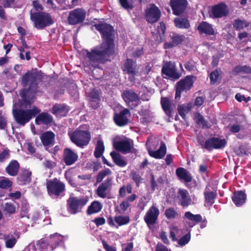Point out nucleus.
I'll return each instance as SVG.
<instances>
[{
  "label": "nucleus",
  "mask_w": 251,
  "mask_h": 251,
  "mask_svg": "<svg viewBox=\"0 0 251 251\" xmlns=\"http://www.w3.org/2000/svg\"><path fill=\"white\" fill-rule=\"evenodd\" d=\"M95 28L100 32L102 38V43L87 51L86 57L90 64L98 68L100 64L110 60V57L114 52V31L109 24L101 23L95 25Z\"/></svg>",
  "instance_id": "f257e3e1"
},
{
  "label": "nucleus",
  "mask_w": 251,
  "mask_h": 251,
  "mask_svg": "<svg viewBox=\"0 0 251 251\" xmlns=\"http://www.w3.org/2000/svg\"><path fill=\"white\" fill-rule=\"evenodd\" d=\"M16 104L13 105L12 113L16 122L21 126H24L30 120L41 112V110L34 106L30 109H17Z\"/></svg>",
  "instance_id": "f03ea898"
},
{
  "label": "nucleus",
  "mask_w": 251,
  "mask_h": 251,
  "mask_svg": "<svg viewBox=\"0 0 251 251\" xmlns=\"http://www.w3.org/2000/svg\"><path fill=\"white\" fill-rule=\"evenodd\" d=\"M40 77L37 73L29 72L25 73L22 77V83L25 87H27L22 91L20 95L25 99L29 93H35L37 91L38 84Z\"/></svg>",
  "instance_id": "7ed1b4c3"
},
{
  "label": "nucleus",
  "mask_w": 251,
  "mask_h": 251,
  "mask_svg": "<svg viewBox=\"0 0 251 251\" xmlns=\"http://www.w3.org/2000/svg\"><path fill=\"white\" fill-rule=\"evenodd\" d=\"M30 20L33 22L34 27L37 29H43L54 23L50 14L45 12H30Z\"/></svg>",
  "instance_id": "20e7f679"
},
{
  "label": "nucleus",
  "mask_w": 251,
  "mask_h": 251,
  "mask_svg": "<svg viewBox=\"0 0 251 251\" xmlns=\"http://www.w3.org/2000/svg\"><path fill=\"white\" fill-rule=\"evenodd\" d=\"M71 141L77 147L83 148L89 143L91 136L89 131L76 129L69 134Z\"/></svg>",
  "instance_id": "39448f33"
},
{
  "label": "nucleus",
  "mask_w": 251,
  "mask_h": 251,
  "mask_svg": "<svg viewBox=\"0 0 251 251\" xmlns=\"http://www.w3.org/2000/svg\"><path fill=\"white\" fill-rule=\"evenodd\" d=\"M46 187L48 194L55 198L61 196L65 191V184L56 178L47 180Z\"/></svg>",
  "instance_id": "423d86ee"
},
{
  "label": "nucleus",
  "mask_w": 251,
  "mask_h": 251,
  "mask_svg": "<svg viewBox=\"0 0 251 251\" xmlns=\"http://www.w3.org/2000/svg\"><path fill=\"white\" fill-rule=\"evenodd\" d=\"M86 12L83 8H77L70 11L68 17V22L70 25L80 24L85 20Z\"/></svg>",
  "instance_id": "0eeeda50"
},
{
  "label": "nucleus",
  "mask_w": 251,
  "mask_h": 251,
  "mask_svg": "<svg viewBox=\"0 0 251 251\" xmlns=\"http://www.w3.org/2000/svg\"><path fill=\"white\" fill-rule=\"evenodd\" d=\"M145 17L147 22L150 24L157 22L160 17L161 12L158 7L154 4H151L145 10Z\"/></svg>",
  "instance_id": "6e6552de"
},
{
  "label": "nucleus",
  "mask_w": 251,
  "mask_h": 251,
  "mask_svg": "<svg viewBox=\"0 0 251 251\" xmlns=\"http://www.w3.org/2000/svg\"><path fill=\"white\" fill-rule=\"evenodd\" d=\"M87 201L88 200L86 198H70L67 201L70 212L73 214L76 213L87 203Z\"/></svg>",
  "instance_id": "1a4fd4ad"
},
{
  "label": "nucleus",
  "mask_w": 251,
  "mask_h": 251,
  "mask_svg": "<svg viewBox=\"0 0 251 251\" xmlns=\"http://www.w3.org/2000/svg\"><path fill=\"white\" fill-rule=\"evenodd\" d=\"M159 214V209L153 205L148 210L144 216V220L150 229H153Z\"/></svg>",
  "instance_id": "9d476101"
},
{
  "label": "nucleus",
  "mask_w": 251,
  "mask_h": 251,
  "mask_svg": "<svg viewBox=\"0 0 251 251\" xmlns=\"http://www.w3.org/2000/svg\"><path fill=\"white\" fill-rule=\"evenodd\" d=\"M161 72L163 75L175 80L181 76V74L177 71L174 63L171 61L164 63Z\"/></svg>",
  "instance_id": "9b49d317"
},
{
  "label": "nucleus",
  "mask_w": 251,
  "mask_h": 251,
  "mask_svg": "<svg viewBox=\"0 0 251 251\" xmlns=\"http://www.w3.org/2000/svg\"><path fill=\"white\" fill-rule=\"evenodd\" d=\"M123 72L129 75L128 79L130 81H134L135 76L137 75L138 73L136 61L127 58L124 64Z\"/></svg>",
  "instance_id": "f8f14e48"
},
{
  "label": "nucleus",
  "mask_w": 251,
  "mask_h": 251,
  "mask_svg": "<svg viewBox=\"0 0 251 251\" xmlns=\"http://www.w3.org/2000/svg\"><path fill=\"white\" fill-rule=\"evenodd\" d=\"M131 116L129 110L127 108H124L119 113H115L113 119L115 124L119 126H123L126 125L129 122V118Z\"/></svg>",
  "instance_id": "ddd939ff"
},
{
  "label": "nucleus",
  "mask_w": 251,
  "mask_h": 251,
  "mask_svg": "<svg viewBox=\"0 0 251 251\" xmlns=\"http://www.w3.org/2000/svg\"><path fill=\"white\" fill-rule=\"evenodd\" d=\"M226 144V141L225 139H220L217 137L209 138L205 141V149L208 151L213 149H219L224 148Z\"/></svg>",
  "instance_id": "4468645a"
},
{
  "label": "nucleus",
  "mask_w": 251,
  "mask_h": 251,
  "mask_svg": "<svg viewBox=\"0 0 251 251\" xmlns=\"http://www.w3.org/2000/svg\"><path fill=\"white\" fill-rule=\"evenodd\" d=\"M228 13V9L223 2L213 5L211 7L210 15L214 18H220L226 16Z\"/></svg>",
  "instance_id": "2eb2a0df"
},
{
  "label": "nucleus",
  "mask_w": 251,
  "mask_h": 251,
  "mask_svg": "<svg viewBox=\"0 0 251 251\" xmlns=\"http://www.w3.org/2000/svg\"><path fill=\"white\" fill-rule=\"evenodd\" d=\"M188 5L186 0H171L170 6L176 15H180L185 10Z\"/></svg>",
  "instance_id": "dca6fc26"
},
{
  "label": "nucleus",
  "mask_w": 251,
  "mask_h": 251,
  "mask_svg": "<svg viewBox=\"0 0 251 251\" xmlns=\"http://www.w3.org/2000/svg\"><path fill=\"white\" fill-rule=\"evenodd\" d=\"M78 155L76 153L69 148L64 149L63 153V160L67 166L74 164L78 159Z\"/></svg>",
  "instance_id": "f3484780"
},
{
  "label": "nucleus",
  "mask_w": 251,
  "mask_h": 251,
  "mask_svg": "<svg viewBox=\"0 0 251 251\" xmlns=\"http://www.w3.org/2000/svg\"><path fill=\"white\" fill-rule=\"evenodd\" d=\"M132 143L130 140H123L117 141L114 143L113 146L114 148L124 154L130 152L132 147Z\"/></svg>",
  "instance_id": "a211bd4d"
},
{
  "label": "nucleus",
  "mask_w": 251,
  "mask_h": 251,
  "mask_svg": "<svg viewBox=\"0 0 251 251\" xmlns=\"http://www.w3.org/2000/svg\"><path fill=\"white\" fill-rule=\"evenodd\" d=\"M125 101L128 104L130 102H135L134 106L140 104V99L138 95L132 90H125L123 93Z\"/></svg>",
  "instance_id": "6ab92c4d"
},
{
  "label": "nucleus",
  "mask_w": 251,
  "mask_h": 251,
  "mask_svg": "<svg viewBox=\"0 0 251 251\" xmlns=\"http://www.w3.org/2000/svg\"><path fill=\"white\" fill-rule=\"evenodd\" d=\"M32 172L28 169H24L17 178L18 184L20 185H25L30 183L31 181Z\"/></svg>",
  "instance_id": "aec40b11"
},
{
  "label": "nucleus",
  "mask_w": 251,
  "mask_h": 251,
  "mask_svg": "<svg viewBox=\"0 0 251 251\" xmlns=\"http://www.w3.org/2000/svg\"><path fill=\"white\" fill-rule=\"evenodd\" d=\"M55 139V134L48 131L43 133L40 136L42 143L44 147H50L53 145Z\"/></svg>",
  "instance_id": "412c9836"
},
{
  "label": "nucleus",
  "mask_w": 251,
  "mask_h": 251,
  "mask_svg": "<svg viewBox=\"0 0 251 251\" xmlns=\"http://www.w3.org/2000/svg\"><path fill=\"white\" fill-rule=\"evenodd\" d=\"M112 179L110 177L107 178L103 182L99 185L97 190V195L102 198H105L107 196L106 191L112 184Z\"/></svg>",
  "instance_id": "4be33fe9"
},
{
  "label": "nucleus",
  "mask_w": 251,
  "mask_h": 251,
  "mask_svg": "<svg viewBox=\"0 0 251 251\" xmlns=\"http://www.w3.org/2000/svg\"><path fill=\"white\" fill-rule=\"evenodd\" d=\"M89 98V104L93 109H96L100 107V97L98 90H93L90 93Z\"/></svg>",
  "instance_id": "5701e85b"
},
{
  "label": "nucleus",
  "mask_w": 251,
  "mask_h": 251,
  "mask_svg": "<svg viewBox=\"0 0 251 251\" xmlns=\"http://www.w3.org/2000/svg\"><path fill=\"white\" fill-rule=\"evenodd\" d=\"M192 76H186L184 79H181L176 83L178 89L182 90H189L193 84Z\"/></svg>",
  "instance_id": "b1692460"
},
{
  "label": "nucleus",
  "mask_w": 251,
  "mask_h": 251,
  "mask_svg": "<svg viewBox=\"0 0 251 251\" xmlns=\"http://www.w3.org/2000/svg\"><path fill=\"white\" fill-rule=\"evenodd\" d=\"M20 164L17 160H11L5 168V171L9 176H16L19 172Z\"/></svg>",
  "instance_id": "393cba45"
},
{
  "label": "nucleus",
  "mask_w": 251,
  "mask_h": 251,
  "mask_svg": "<svg viewBox=\"0 0 251 251\" xmlns=\"http://www.w3.org/2000/svg\"><path fill=\"white\" fill-rule=\"evenodd\" d=\"M38 115L35 119V123L37 125L44 124L45 125L50 124L53 120L52 117L48 113L42 112L38 114Z\"/></svg>",
  "instance_id": "a878e982"
},
{
  "label": "nucleus",
  "mask_w": 251,
  "mask_h": 251,
  "mask_svg": "<svg viewBox=\"0 0 251 251\" xmlns=\"http://www.w3.org/2000/svg\"><path fill=\"white\" fill-rule=\"evenodd\" d=\"M110 155L114 163L120 167L126 166L127 162L125 159V157L121 155L119 153L113 151L110 152Z\"/></svg>",
  "instance_id": "bb28decb"
},
{
  "label": "nucleus",
  "mask_w": 251,
  "mask_h": 251,
  "mask_svg": "<svg viewBox=\"0 0 251 251\" xmlns=\"http://www.w3.org/2000/svg\"><path fill=\"white\" fill-rule=\"evenodd\" d=\"M198 30L201 34L204 33L208 35H213L215 34L212 25L206 22L201 23L198 26Z\"/></svg>",
  "instance_id": "cd10ccee"
},
{
  "label": "nucleus",
  "mask_w": 251,
  "mask_h": 251,
  "mask_svg": "<svg viewBox=\"0 0 251 251\" xmlns=\"http://www.w3.org/2000/svg\"><path fill=\"white\" fill-rule=\"evenodd\" d=\"M51 112L57 117H64L68 113V108L65 105L55 104L53 106Z\"/></svg>",
  "instance_id": "c85d7f7f"
},
{
  "label": "nucleus",
  "mask_w": 251,
  "mask_h": 251,
  "mask_svg": "<svg viewBox=\"0 0 251 251\" xmlns=\"http://www.w3.org/2000/svg\"><path fill=\"white\" fill-rule=\"evenodd\" d=\"M232 199L233 202L236 206H241L246 201V195L242 191L235 192Z\"/></svg>",
  "instance_id": "c756f323"
},
{
  "label": "nucleus",
  "mask_w": 251,
  "mask_h": 251,
  "mask_svg": "<svg viewBox=\"0 0 251 251\" xmlns=\"http://www.w3.org/2000/svg\"><path fill=\"white\" fill-rule=\"evenodd\" d=\"M176 175L179 179H183L186 182H190L192 180L189 172L183 168H177L176 170Z\"/></svg>",
  "instance_id": "7c9ffc66"
},
{
  "label": "nucleus",
  "mask_w": 251,
  "mask_h": 251,
  "mask_svg": "<svg viewBox=\"0 0 251 251\" xmlns=\"http://www.w3.org/2000/svg\"><path fill=\"white\" fill-rule=\"evenodd\" d=\"M166 153V147L163 142H161L159 149L156 151H149L150 155L155 158H162Z\"/></svg>",
  "instance_id": "2f4dec72"
},
{
  "label": "nucleus",
  "mask_w": 251,
  "mask_h": 251,
  "mask_svg": "<svg viewBox=\"0 0 251 251\" xmlns=\"http://www.w3.org/2000/svg\"><path fill=\"white\" fill-rule=\"evenodd\" d=\"M174 23L176 27L178 28L188 29L190 26L189 20L180 17L175 18Z\"/></svg>",
  "instance_id": "473e14b6"
},
{
  "label": "nucleus",
  "mask_w": 251,
  "mask_h": 251,
  "mask_svg": "<svg viewBox=\"0 0 251 251\" xmlns=\"http://www.w3.org/2000/svg\"><path fill=\"white\" fill-rule=\"evenodd\" d=\"M180 195V201H181V205L183 207H187L191 202V199L188 196V192L186 190H179L178 192Z\"/></svg>",
  "instance_id": "72a5a7b5"
},
{
  "label": "nucleus",
  "mask_w": 251,
  "mask_h": 251,
  "mask_svg": "<svg viewBox=\"0 0 251 251\" xmlns=\"http://www.w3.org/2000/svg\"><path fill=\"white\" fill-rule=\"evenodd\" d=\"M169 37L176 46L181 44L184 41L185 38L184 35H180L174 32L170 33Z\"/></svg>",
  "instance_id": "f704fd0d"
},
{
  "label": "nucleus",
  "mask_w": 251,
  "mask_h": 251,
  "mask_svg": "<svg viewBox=\"0 0 251 251\" xmlns=\"http://www.w3.org/2000/svg\"><path fill=\"white\" fill-rule=\"evenodd\" d=\"M161 104L162 107L166 113L169 116L171 117V101L168 98H162L161 99Z\"/></svg>",
  "instance_id": "c9c22d12"
},
{
  "label": "nucleus",
  "mask_w": 251,
  "mask_h": 251,
  "mask_svg": "<svg viewBox=\"0 0 251 251\" xmlns=\"http://www.w3.org/2000/svg\"><path fill=\"white\" fill-rule=\"evenodd\" d=\"M184 217L188 220L192 221L194 225L200 223L202 220L200 214L194 215L189 211L185 213Z\"/></svg>",
  "instance_id": "e433bc0d"
},
{
  "label": "nucleus",
  "mask_w": 251,
  "mask_h": 251,
  "mask_svg": "<svg viewBox=\"0 0 251 251\" xmlns=\"http://www.w3.org/2000/svg\"><path fill=\"white\" fill-rule=\"evenodd\" d=\"M101 208L102 206L100 203L98 201H95L89 206L87 213L88 215L97 213L101 210Z\"/></svg>",
  "instance_id": "4c0bfd02"
},
{
  "label": "nucleus",
  "mask_w": 251,
  "mask_h": 251,
  "mask_svg": "<svg viewBox=\"0 0 251 251\" xmlns=\"http://www.w3.org/2000/svg\"><path fill=\"white\" fill-rule=\"evenodd\" d=\"M136 0H119L121 7L126 10L130 11L134 7Z\"/></svg>",
  "instance_id": "58836bf2"
},
{
  "label": "nucleus",
  "mask_w": 251,
  "mask_h": 251,
  "mask_svg": "<svg viewBox=\"0 0 251 251\" xmlns=\"http://www.w3.org/2000/svg\"><path fill=\"white\" fill-rule=\"evenodd\" d=\"M104 151V146L101 140H98L94 151V156L96 158L100 157Z\"/></svg>",
  "instance_id": "ea45409f"
},
{
  "label": "nucleus",
  "mask_w": 251,
  "mask_h": 251,
  "mask_svg": "<svg viewBox=\"0 0 251 251\" xmlns=\"http://www.w3.org/2000/svg\"><path fill=\"white\" fill-rule=\"evenodd\" d=\"M250 23L246 20H240L239 19H236L234 21L233 27L236 30H240L244 27H248L250 25Z\"/></svg>",
  "instance_id": "a19ab883"
},
{
  "label": "nucleus",
  "mask_w": 251,
  "mask_h": 251,
  "mask_svg": "<svg viewBox=\"0 0 251 251\" xmlns=\"http://www.w3.org/2000/svg\"><path fill=\"white\" fill-rule=\"evenodd\" d=\"M233 72L235 73L251 74V68L247 65H237L233 69Z\"/></svg>",
  "instance_id": "79ce46f5"
},
{
  "label": "nucleus",
  "mask_w": 251,
  "mask_h": 251,
  "mask_svg": "<svg viewBox=\"0 0 251 251\" xmlns=\"http://www.w3.org/2000/svg\"><path fill=\"white\" fill-rule=\"evenodd\" d=\"M29 207V204L26 201L22 202L20 214L21 218L27 217L29 218V214H28Z\"/></svg>",
  "instance_id": "37998d69"
},
{
  "label": "nucleus",
  "mask_w": 251,
  "mask_h": 251,
  "mask_svg": "<svg viewBox=\"0 0 251 251\" xmlns=\"http://www.w3.org/2000/svg\"><path fill=\"white\" fill-rule=\"evenodd\" d=\"M165 215L168 219H173L178 218L180 216L173 207L167 209L165 211Z\"/></svg>",
  "instance_id": "c03bdc74"
},
{
  "label": "nucleus",
  "mask_w": 251,
  "mask_h": 251,
  "mask_svg": "<svg viewBox=\"0 0 251 251\" xmlns=\"http://www.w3.org/2000/svg\"><path fill=\"white\" fill-rule=\"evenodd\" d=\"M190 109V106L185 104L178 105L177 107L178 113L183 119H185L186 115L189 112Z\"/></svg>",
  "instance_id": "a18cd8bd"
},
{
  "label": "nucleus",
  "mask_w": 251,
  "mask_h": 251,
  "mask_svg": "<svg viewBox=\"0 0 251 251\" xmlns=\"http://www.w3.org/2000/svg\"><path fill=\"white\" fill-rule=\"evenodd\" d=\"M130 221L128 216H118L115 217V222L118 226H122L128 224Z\"/></svg>",
  "instance_id": "49530a36"
},
{
  "label": "nucleus",
  "mask_w": 251,
  "mask_h": 251,
  "mask_svg": "<svg viewBox=\"0 0 251 251\" xmlns=\"http://www.w3.org/2000/svg\"><path fill=\"white\" fill-rule=\"evenodd\" d=\"M197 124L201 125L203 128H209L211 126L210 124L204 119L200 113L197 114Z\"/></svg>",
  "instance_id": "de8ad7c7"
},
{
  "label": "nucleus",
  "mask_w": 251,
  "mask_h": 251,
  "mask_svg": "<svg viewBox=\"0 0 251 251\" xmlns=\"http://www.w3.org/2000/svg\"><path fill=\"white\" fill-rule=\"evenodd\" d=\"M129 176L136 183V185L137 187H139L143 180V178L139 175V174L136 173V172L133 171L130 173Z\"/></svg>",
  "instance_id": "09e8293b"
},
{
  "label": "nucleus",
  "mask_w": 251,
  "mask_h": 251,
  "mask_svg": "<svg viewBox=\"0 0 251 251\" xmlns=\"http://www.w3.org/2000/svg\"><path fill=\"white\" fill-rule=\"evenodd\" d=\"M204 195L206 201L207 202H210L211 205H212L214 202V199L217 196L216 192H204Z\"/></svg>",
  "instance_id": "8fccbe9b"
},
{
  "label": "nucleus",
  "mask_w": 251,
  "mask_h": 251,
  "mask_svg": "<svg viewBox=\"0 0 251 251\" xmlns=\"http://www.w3.org/2000/svg\"><path fill=\"white\" fill-rule=\"evenodd\" d=\"M111 172L109 169H106L100 172L97 176L96 181L97 182H100L102 179L107 175L111 174Z\"/></svg>",
  "instance_id": "3c124183"
},
{
  "label": "nucleus",
  "mask_w": 251,
  "mask_h": 251,
  "mask_svg": "<svg viewBox=\"0 0 251 251\" xmlns=\"http://www.w3.org/2000/svg\"><path fill=\"white\" fill-rule=\"evenodd\" d=\"M4 211L9 214H14L16 212V206L11 202H7L4 203L3 205Z\"/></svg>",
  "instance_id": "603ef678"
},
{
  "label": "nucleus",
  "mask_w": 251,
  "mask_h": 251,
  "mask_svg": "<svg viewBox=\"0 0 251 251\" xmlns=\"http://www.w3.org/2000/svg\"><path fill=\"white\" fill-rule=\"evenodd\" d=\"M13 182L7 178H4L0 180V188L6 189L12 186Z\"/></svg>",
  "instance_id": "864d4df0"
},
{
  "label": "nucleus",
  "mask_w": 251,
  "mask_h": 251,
  "mask_svg": "<svg viewBox=\"0 0 251 251\" xmlns=\"http://www.w3.org/2000/svg\"><path fill=\"white\" fill-rule=\"evenodd\" d=\"M9 236H4L5 246L7 248H12L16 244L17 242V239L14 237H12L10 238H9Z\"/></svg>",
  "instance_id": "5fc2aeb1"
},
{
  "label": "nucleus",
  "mask_w": 251,
  "mask_h": 251,
  "mask_svg": "<svg viewBox=\"0 0 251 251\" xmlns=\"http://www.w3.org/2000/svg\"><path fill=\"white\" fill-rule=\"evenodd\" d=\"M219 76L220 74L218 70H215L212 72L209 75L210 83L211 84H215L217 81Z\"/></svg>",
  "instance_id": "6e6d98bb"
},
{
  "label": "nucleus",
  "mask_w": 251,
  "mask_h": 251,
  "mask_svg": "<svg viewBox=\"0 0 251 251\" xmlns=\"http://www.w3.org/2000/svg\"><path fill=\"white\" fill-rule=\"evenodd\" d=\"M139 114L141 116L145 117L143 118V120H146L147 117L150 115L149 106V105L146 106L145 107L142 106V108L138 112Z\"/></svg>",
  "instance_id": "4d7b16f0"
},
{
  "label": "nucleus",
  "mask_w": 251,
  "mask_h": 251,
  "mask_svg": "<svg viewBox=\"0 0 251 251\" xmlns=\"http://www.w3.org/2000/svg\"><path fill=\"white\" fill-rule=\"evenodd\" d=\"M195 64V62L192 59H191L186 62L184 64V67L188 71H195L196 68Z\"/></svg>",
  "instance_id": "13d9d810"
},
{
  "label": "nucleus",
  "mask_w": 251,
  "mask_h": 251,
  "mask_svg": "<svg viewBox=\"0 0 251 251\" xmlns=\"http://www.w3.org/2000/svg\"><path fill=\"white\" fill-rule=\"evenodd\" d=\"M101 242L103 247V248L106 251H116L117 249L115 247L109 246L108 243L104 239H101Z\"/></svg>",
  "instance_id": "bf43d9fd"
},
{
  "label": "nucleus",
  "mask_w": 251,
  "mask_h": 251,
  "mask_svg": "<svg viewBox=\"0 0 251 251\" xmlns=\"http://www.w3.org/2000/svg\"><path fill=\"white\" fill-rule=\"evenodd\" d=\"M166 26L164 23L160 22L157 27V32L159 35H164L165 33Z\"/></svg>",
  "instance_id": "052dcab7"
},
{
  "label": "nucleus",
  "mask_w": 251,
  "mask_h": 251,
  "mask_svg": "<svg viewBox=\"0 0 251 251\" xmlns=\"http://www.w3.org/2000/svg\"><path fill=\"white\" fill-rule=\"evenodd\" d=\"M9 151L4 150L2 152L0 153V162H3L5 160L8 159L9 157Z\"/></svg>",
  "instance_id": "680f3d73"
},
{
  "label": "nucleus",
  "mask_w": 251,
  "mask_h": 251,
  "mask_svg": "<svg viewBox=\"0 0 251 251\" xmlns=\"http://www.w3.org/2000/svg\"><path fill=\"white\" fill-rule=\"evenodd\" d=\"M190 237L191 236H182L181 238L178 240V244L180 246L185 245L189 242Z\"/></svg>",
  "instance_id": "e2e57ef3"
},
{
  "label": "nucleus",
  "mask_w": 251,
  "mask_h": 251,
  "mask_svg": "<svg viewBox=\"0 0 251 251\" xmlns=\"http://www.w3.org/2000/svg\"><path fill=\"white\" fill-rule=\"evenodd\" d=\"M33 6L37 12H42L44 8L40 3L39 0H35L32 2Z\"/></svg>",
  "instance_id": "0e129e2a"
},
{
  "label": "nucleus",
  "mask_w": 251,
  "mask_h": 251,
  "mask_svg": "<svg viewBox=\"0 0 251 251\" xmlns=\"http://www.w3.org/2000/svg\"><path fill=\"white\" fill-rule=\"evenodd\" d=\"M37 245L41 249H45L48 247V243L45 238H42L37 241Z\"/></svg>",
  "instance_id": "69168bd1"
},
{
  "label": "nucleus",
  "mask_w": 251,
  "mask_h": 251,
  "mask_svg": "<svg viewBox=\"0 0 251 251\" xmlns=\"http://www.w3.org/2000/svg\"><path fill=\"white\" fill-rule=\"evenodd\" d=\"M8 197L12 200H17L21 198V193L18 191L14 193H10L8 194Z\"/></svg>",
  "instance_id": "338daca9"
},
{
  "label": "nucleus",
  "mask_w": 251,
  "mask_h": 251,
  "mask_svg": "<svg viewBox=\"0 0 251 251\" xmlns=\"http://www.w3.org/2000/svg\"><path fill=\"white\" fill-rule=\"evenodd\" d=\"M155 251H168L167 247L162 243H158L155 248Z\"/></svg>",
  "instance_id": "774afa93"
}]
</instances>
